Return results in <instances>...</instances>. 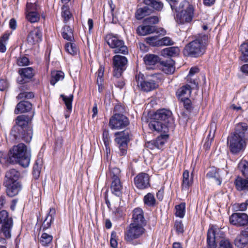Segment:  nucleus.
I'll return each mask as SVG.
<instances>
[{"label":"nucleus","instance_id":"1","mask_svg":"<svg viewBox=\"0 0 248 248\" xmlns=\"http://www.w3.org/2000/svg\"><path fill=\"white\" fill-rule=\"evenodd\" d=\"M32 117L27 115L18 116L15 119V124L13 126L10 136L13 141H18L22 139L26 142H29L32 136V130L29 126Z\"/></svg>","mask_w":248,"mask_h":248},{"label":"nucleus","instance_id":"2","mask_svg":"<svg viewBox=\"0 0 248 248\" xmlns=\"http://www.w3.org/2000/svg\"><path fill=\"white\" fill-rule=\"evenodd\" d=\"M194 39L187 44L183 50L186 57L198 58L203 55L208 45V36L205 34H198L193 36Z\"/></svg>","mask_w":248,"mask_h":248},{"label":"nucleus","instance_id":"3","mask_svg":"<svg viewBox=\"0 0 248 248\" xmlns=\"http://www.w3.org/2000/svg\"><path fill=\"white\" fill-rule=\"evenodd\" d=\"M173 122L171 112L168 109H162L155 113L148 126L153 131L166 133L168 130L169 124Z\"/></svg>","mask_w":248,"mask_h":248},{"label":"nucleus","instance_id":"4","mask_svg":"<svg viewBox=\"0 0 248 248\" xmlns=\"http://www.w3.org/2000/svg\"><path fill=\"white\" fill-rule=\"evenodd\" d=\"M8 155L9 160L12 163H18L24 168L27 167L30 164L31 154L23 143L13 146Z\"/></svg>","mask_w":248,"mask_h":248},{"label":"nucleus","instance_id":"5","mask_svg":"<svg viewBox=\"0 0 248 248\" xmlns=\"http://www.w3.org/2000/svg\"><path fill=\"white\" fill-rule=\"evenodd\" d=\"M155 78L156 77L153 75L150 78L145 79L144 75L139 73L135 76V81L141 90L148 92L158 87V84L155 80Z\"/></svg>","mask_w":248,"mask_h":248},{"label":"nucleus","instance_id":"6","mask_svg":"<svg viewBox=\"0 0 248 248\" xmlns=\"http://www.w3.org/2000/svg\"><path fill=\"white\" fill-rule=\"evenodd\" d=\"M143 2L145 6L138 7L135 16H149L155 11L161 10L163 7V4L156 0H143Z\"/></svg>","mask_w":248,"mask_h":248},{"label":"nucleus","instance_id":"7","mask_svg":"<svg viewBox=\"0 0 248 248\" xmlns=\"http://www.w3.org/2000/svg\"><path fill=\"white\" fill-rule=\"evenodd\" d=\"M105 39L109 47L113 49L114 53L128 54V48L124 41L120 39L117 36L112 33L108 34L106 35Z\"/></svg>","mask_w":248,"mask_h":248},{"label":"nucleus","instance_id":"8","mask_svg":"<svg viewBox=\"0 0 248 248\" xmlns=\"http://www.w3.org/2000/svg\"><path fill=\"white\" fill-rule=\"evenodd\" d=\"M13 225V220L6 210L0 211V234H3L6 238L11 236V230Z\"/></svg>","mask_w":248,"mask_h":248},{"label":"nucleus","instance_id":"9","mask_svg":"<svg viewBox=\"0 0 248 248\" xmlns=\"http://www.w3.org/2000/svg\"><path fill=\"white\" fill-rule=\"evenodd\" d=\"M247 141L241 137L234 133H232L228 138V145L230 152L236 155L244 151Z\"/></svg>","mask_w":248,"mask_h":248},{"label":"nucleus","instance_id":"10","mask_svg":"<svg viewBox=\"0 0 248 248\" xmlns=\"http://www.w3.org/2000/svg\"><path fill=\"white\" fill-rule=\"evenodd\" d=\"M145 232L144 226L131 223L124 232V239L127 242L132 243L134 240L140 238Z\"/></svg>","mask_w":248,"mask_h":248},{"label":"nucleus","instance_id":"11","mask_svg":"<svg viewBox=\"0 0 248 248\" xmlns=\"http://www.w3.org/2000/svg\"><path fill=\"white\" fill-rule=\"evenodd\" d=\"M115 136V141L118 144L120 151V155H125L127 153V143L130 140V130L125 129L123 131L116 132Z\"/></svg>","mask_w":248,"mask_h":248},{"label":"nucleus","instance_id":"12","mask_svg":"<svg viewBox=\"0 0 248 248\" xmlns=\"http://www.w3.org/2000/svg\"><path fill=\"white\" fill-rule=\"evenodd\" d=\"M121 170L117 168H113L110 171V176L112 180L110 189L113 194L117 196L122 194V185L120 176Z\"/></svg>","mask_w":248,"mask_h":248},{"label":"nucleus","instance_id":"13","mask_svg":"<svg viewBox=\"0 0 248 248\" xmlns=\"http://www.w3.org/2000/svg\"><path fill=\"white\" fill-rule=\"evenodd\" d=\"M127 63V60L125 57L120 55H116L113 57V76L114 77L118 78L121 76L123 71L125 69Z\"/></svg>","mask_w":248,"mask_h":248},{"label":"nucleus","instance_id":"14","mask_svg":"<svg viewBox=\"0 0 248 248\" xmlns=\"http://www.w3.org/2000/svg\"><path fill=\"white\" fill-rule=\"evenodd\" d=\"M128 118L123 114L116 113L110 118L109 125L112 129L123 128L129 124Z\"/></svg>","mask_w":248,"mask_h":248},{"label":"nucleus","instance_id":"15","mask_svg":"<svg viewBox=\"0 0 248 248\" xmlns=\"http://www.w3.org/2000/svg\"><path fill=\"white\" fill-rule=\"evenodd\" d=\"M229 221L233 225L243 227L248 224V215L244 213H234L230 217Z\"/></svg>","mask_w":248,"mask_h":248},{"label":"nucleus","instance_id":"16","mask_svg":"<svg viewBox=\"0 0 248 248\" xmlns=\"http://www.w3.org/2000/svg\"><path fill=\"white\" fill-rule=\"evenodd\" d=\"M137 33L140 35H146L148 34L156 33L165 35L166 31L162 28H159L154 25H144L139 26L137 30Z\"/></svg>","mask_w":248,"mask_h":248},{"label":"nucleus","instance_id":"17","mask_svg":"<svg viewBox=\"0 0 248 248\" xmlns=\"http://www.w3.org/2000/svg\"><path fill=\"white\" fill-rule=\"evenodd\" d=\"M134 183L139 189L146 188L150 186L149 176L146 173H140L135 177Z\"/></svg>","mask_w":248,"mask_h":248},{"label":"nucleus","instance_id":"18","mask_svg":"<svg viewBox=\"0 0 248 248\" xmlns=\"http://www.w3.org/2000/svg\"><path fill=\"white\" fill-rule=\"evenodd\" d=\"M41 11V7L37 1L33 2L31 0H27L26 7V16H40L42 14Z\"/></svg>","mask_w":248,"mask_h":248},{"label":"nucleus","instance_id":"19","mask_svg":"<svg viewBox=\"0 0 248 248\" xmlns=\"http://www.w3.org/2000/svg\"><path fill=\"white\" fill-rule=\"evenodd\" d=\"M133 222L132 223L144 226L146 222L142 210L140 208L135 209L133 212Z\"/></svg>","mask_w":248,"mask_h":248},{"label":"nucleus","instance_id":"20","mask_svg":"<svg viewBox=\"0 0 248 248\" xmlns=\"http://www.w3.org/2000/svg\"><path fill=\"white\" fill-rule=\"evenodd\" d=\"M21 176L20 172L15 169H11L7 170L5 174L4 183L8 185L17 182Z\"/></svg>","mask_w":248,"mask_h":248},{"label":"nucleus","instance_id":"21","mask_svg":"<svg viewBox=\"0 0 248 248\" xmlns=\"http://www.w3.org/2000/svg\"><path fill=\"white\" fill-rule=\"evenodd\" d=\"M174 61L170 58L161 61L159 68L166 74H172L175 71Z\"/></svg>","mask_w":248,"mask_h":248},{"label":"nucleus","instance_id":"22","mask_svg":"<svg viewBox=\"0 0 248 248\" xmlns=\"http://www.w3.org/2000/svg\"><path fill=\"white\" fill-rule=\"evenodd\" d=\"M220 231L212 227L209 229L207 232V242L208 248H217L216 241L217 240V233Z\"/></svg>","mask_w":248,"mask_h":248},{"label":"nucleus","instance_id":"23","mask_svg":"<svg viewBox=\"0 0 248 248\" xmlns=\"http://www.w3.org/2000/svg\"><path fill=\"white\" fill-rule=\"evenodd\" d=\"M240 136L246 141L248 140V125L245 123H239L235 127V130L233 132Z\"/></svg>","mask_w":248,"mask_h":248},{"label":"nucleus","instance_id":"24","mask_svg":"<svg viewBox=\"0 0 248 248\" xmlns=\"http://www.w3.org/2000/svg\"><path fill=\"white\" fill-rule=\"evenodd\" d=\"M145 64L148 69H154L156 64L160 62V59L155 54H147L143 58Z\"/></svg>","mask_w":248,"mask_h":248},{"label":"nucleus","instance_id":"25","mask_svg":"<svg viewBox=\"0 0 248 248\" xmlns=\"http://www.w3.org/2000/svg\"><path fill=\"white\" fill-rule=\"evenodd\" d=\"M42 32L41 31L36 28L30 31L27 38V41L29 44L34 45L42 40Z\"/></svg>","mask_w":248,"mask_h":248},{"label":"nucleus","instance_id":"26","mask_svg":"<svg viewBox=\"0 0 248 248\" xmlns=\"http://www.w3.org/2000/svg\"><path fill=\"white\" fill-rule=\"evenodd\" d=\"M32 104L28 101H22L19 102L15 109L14 112L16 114L19 113H25L30 111L32 108Z\"/></svg>","mask_w":248,"mask_h":248},{"label":"nucleus","instance_id":"27","mask_svg":"<svg viewBox=\"0 0 248 248\" xmlns=\"http://www.w3.org/2000/svg\"><path fill=\"white\" fill-rule=\"evenodd\" d=\"M6 188L7 194L8 196L13 197L16 195L21 189V185L19 183H14L13 184H7L4 183Z\"/></svg>","mask_w":248,"mask_h":248},{"label":"nucleus","instance_id":"28","mask_svg":"<svg viewBox=\"0 0 248 248\" xmlns=\"http://www.w3.org/2000/svg\"><path fill=\"white\" fill-rule=\"evenodd\" d=\"M234 185L236 189L238 191H248V178H243L237 176L234 181Z\"/></svg>","mask_w":248,"mask_h":248},{"label":"nucleus","instance_id":"29","mask_svg":"<svg viewBox=\"0 0 248 248\" xmlns=\"http://www.w3.org/2000/svg\"><path fill=\"white\" fill-rule=\"evenodd\" d=\"M193 176L192 174L190 178H189V171L187 170H185L183 174V183H182V189L186 191L188 190L189 187L191 186L193 184Z\"/></svg>","mask_w":248,"mask_h":248},{"label":"nucleus","instance_id":"30","mask_svg":"<svg viewBox=\"0 0 248 248\" xmlns=\"http://www.w3.org/2000/svg\"><path fill=\"white\" fill-rule=\"evenodd\" d=\"M182 9L181 16H192L194 14V7L187 1H183L180 4Z\"/></svg>","mask_w":248,"mask_h":248},{"label":"nucleus","instance_id":"31","mask_svg":"<svg viewBox=\"0 0 248 248\" xmlns=\"http://www.w3.org/2000/svg\"><path fill=\"white\" fill-rule=\"evenodd\" d=\"M180 49L178 47H170L163 49L161 55L163 57H175L179 55Z\"/></svg>","mask_w":248,"mask_h":248},{"label":"nucleus","instance_id":"32","mask_svg":"<svg viewBox=\"0 0 248 248\" xmlns=\"http://www.w3.org/2000/svg\"><path fill=\"white\" fill-rule=\"evenodd\" d=\"M55 213L56 211L54 208H50L49 212L44 221L41 227L43 228V230L47 229L50 226L51 223L54 219V216L55 215Z\"/></svg>","mask_w":248,"mask_h":248},{"label":"nucleus","instance_id":"33","mask_svg":"<svg viewBox=\"0 0 248 248\" xmlns=\"http://www.w3.org/2000/svg\"><path fill=\"white\" fill-rule=\"evenodd\" d=\"M206 177L209 179H215L217 184L218 185H221V180L218 174V170L216 168L214 167L210 168L208 172L206 174Z\"/></svg>","mask_w":248,"mask_h":248},{"label":"nucleus","instance_id":"34","mask_svg":"<svg viewBox=\"0 0 248 248\" xmlns=\"http://www.w3.org/2000/svg\"><path fill=\"white\" fill-rule=\"evenodd\" d=\"M191 87L189 85H186L179 88L176 92V95L178 99H181V98H182L184 97H188L191 93Z\"/></svg>","mask_w":248,"mask_h":248},{"label":"nucleus","instance_id":"35","mask_svg":"<svg viewBox=\"0 0 248 248\" xmlns=\"http://www.w3.org/2000/svg\"><path fill=\"white\" fill-rule=\"evenodd\" d=\"M43 165V159L42 158H38L35 162L33 167V175L35 179H37L40 174L42 166Z\"/></svg>","mask_w":248,"mask_h":248},{"label":"nucleus","instance_id":"36","mask_svg":"<svg viewBox=\"0 0 248 248\" xmlns=\"http://www.w3.org/2000/svg\"><path fill=\"white\" fill-rule=\"evenodd\" d=\"M62 37L68 41L72 42L74 39L73 31L71 28L68 26H65L62 33Z\"/></svg>","mask_w":248,"mask_h":248},{"label":"nucleus","instance_id":"37","mask_svg":"<svg viewBox=\"0 0 248 248\" xmlns=\"http://www.w3.org/2000/svg\"><path fill=\"white\" fill-rule=\"evenodd\" d=\"M18 73L23 78L31 79L33 76V69L31 67H26L19 69Z\"/></svg>","mask_w":248,"mask_h":248},{"label":"nucleus","instance_id":"38","mask_svg":"<svg viewBox=\"0 0 248 248\" xmlns=\"http://www.w3.org/2000/svg\"><path fill=\"white\" fill-rule=\"evenodd\" d=\"M235 245L239 248H244L248 244V238L240 234L234 241Z\"/></svg>","mask_w":248,"mask_h":248},{"label":"nucleus","instance_id":"39","mask_svg":"<svg viewBox=\"0 0 248 248\" xmlns=\"http://www.w3.org/2000/svg\"><path fill=\"white\" fill-rule=\"evenodd\" d=\"M64 73L61 71H54L51 73V79L50 84L54 85L57 82L62 80L64 78Z\"/></svg>","mask_w":248,"mask_h":248},{"label":"nucleus","instance_id":"40","mask_svg":"<svg viewBox=\"0 0 248 248\" xmlns=\"http://www.w3.org/2000/svg\"><path fill=\"white\" fill-rule=\"evenodd\" d=\"M53 237L47 233L44 232L40 238V243L43 246H48L52 242Z\"/></svg>","mask_w":248,"mask_h":248},{"label":"nucleus","instance_id":"41","mask_svg":"<svg viewBox=\"0 0 248 248\" xmlns=\"http://www.w3.org/2000/svg\"><path fill=\"white\" fill-rule=\"evenodd\" d=\"M183 103L184 108L188 113H190L193 109L191 100L187 97L181 98L179 99Z\"/></svg>","mask_w":248,"mask_h":248},{"label":"nucleus","instance_id":"42","mask_svg":"<svg viewBox=\"0 0 248 248\" xmlns=\"http://www.w3.org/2000/svg\"><path fill=\"white\" fill-rule=\"evenodd\" d=\"M61 98H62L64 101V103L66 107V108L68 111H71L72 110V103L73 99V95L70 94L69 96H67L64 95L63 94H61L60 95Z\"/></svg>","mask_w":248,"mask_h":248},{"label":"nucleus","instance_id":"43","mask_svg":"<svg viewBox=\"0 0 248 248\" xmlns=\"http://www.w3.org/2000/svg\"><path fill=\"white\" fill-rule=\"evenodd\" d=\"M168 135L161 134L158 136L155 140L156 146V148L161 149L165 144L168 138Z\"/></svg>","mask_w":248,"mask_h":248},{"label":"nucleus","instance_id":"44","mask_svg":"<svg viewBox=\"0 0 248 248\" xmlns=\"http://www.w3.org/2000/svg\"><path fill=\"white\" fill-rule=\"evenodd\" d=\"M144 203L149 206H154L155 205V199L153 195L151 193H148L144 197Z\"/></svg>","mask_w":248,"mask_h":248},{"label":"nucleus","instance_id":"45","mask_svg":"<svg viewBox=\"0 0 248 248\" xmlns=\"http://www.w3.org/2000/svg\"><path fill=\"white\" fill-rule=\"evenodd\" d=\"M238 168L241 170L242 174L248 177V162L243 160L238 164Z\"/></svg>","mask_w":248,"mask_h":248},{"label":"nucleus","instance_id":"46","mask_svg":"<svg viewBox=\"0 0 248 248\" xmlns=\"http://www.w3.org/2000/svg\"><path fill=\"white\" fill-rule=\"evenodd\" d=\"M185 206L186 205L185 203H181L176 206L175 215L177 217H179L180 218L184 217L185 212Z\"/></svg>","mask_w":248,"mask_h":248},{"label":"nucleus","instance_id":"47","mask_svg":"<svg viewBox=\"0 0 248 248\" xmlns=\"http://www.w3.org/2000/svg\"><path fill=\"white\" fill-rule=\"evenodd\" d=\"M65 47L66 51L71 55H73L77 53L78 48L74 43H67L66 44Z\"/></svg>","mask_w":248,"mask_h":248},{"label":"nucleus","instance_id":"48","mask_svg":"<svg viewBox=\"0 0 248 248\" xmlns=\"http://www.w3.org/2000/svg\"><path fill=\"white\" fill-rule=\"evenodd\" d=\"M175 20L178 24L183 25L190 22L192 16H175Z\"/></svg>","mask_w":248,"mask_h":248},{"label":"nucleus","instance_id":"49","mask_svg":"<svg viewBox=\"0 0 248 248\" xmlns=\"http://www.w3.org/2000/svg\"><path fill=\"white\" fill-rule=\"evenodd\" d=\"M240 49L243 55L242 60L248 61V42L242 44Z\"/></svg>","mask_w":248,"mask_h":248},{"label":"nucleus","instance_id":"50","mask_svg":"<svg viewBox=\"0 0 248 248\" xmlns=\"http://www.w3.org/2000/svg\"><path fill=\"white\" fill-rule=\"evenodd\" d=\"M104 72V67L102 66H100L97 71V83L99 87L102 85L103 82V76Z\"/></svg>","mask_w":248,"mask_h":248},{"label":"nucleus","instance_id":"51","mask_svg":"<svg viewBox=\"0 0 248 248\" xmlns=\"http://www.w3.org/2000/svg\"><path fill=\"white\" fill-rule=\"evenodd\" d=\"M158 16H149L144 19L143 23L144 25H153L158 23Z\"/></svg>","mask_w":248,"mask_h":248},{"label":"nucleus","instance_id":"52","mask_svg":"<svg viewBox=\"0 0 248 248\" xmlns=\"http://www.w3.org/2000/svg\"><path fill=\"white\" fill-rule=\"evenodd\" d=\"M8 38L9 34H4L0 38V52H4L6 51L5 44Z\"/></svg>","mask_w":248,"mask_h":248},{"label":"nucleus","instance_id":"53","mask_svg":"<svg viewBox=\"0 0 248 248\" xmlns=\"http://www.w3.org/2000/svg\"><path fill=\"white\" fill-rule=\"evenodd\" d=\"M173 41L169 37H165L159 39L158 46H169L173 45Z\"/></svg>","mask_w":248,"mask_h":248},{"label":"nucleus","instance_id":"54","mask_svg":"<svg viewBox=\"0 0 248 248\" xmlns=\"http://www.w3.org/2000/svg\"><path fill=\"white\" fill-rule=\"evenodd\" d=\"M232 245L227 239H221L218 244V248H232Z\"/></svg>","mask_w":248,"mask_h":248},{"label":"nucleus","instance_id":"55","mask_svg":"<svg viewBox=\"0 0 248 248\" xmlns=\"http://www.w3.org/2000/svg\"><path fill=\"white\" fill-rule=\"evenodd\" d=\"M159 40V39L157 36L149 37L146 39L147 43L153 46H158V42Z\"/></svg>","mask_w":248,"mask_h":248},{"label":"nucleus","instance_id":"56","mask_svg":"<svg viewBox=\"0 0 248 248\" xmlns=\"http://www.w3.org/2000/svg\"><path fill=\"white\" fill-rule=\"evenodd\" d=\"M29 62V59L25 56L20 57L16 61L17 64L20 66L28 65Z\"/></svg>","mask_w":248,"mask_h":248},{"label":"nucleus","instance_id":"57","mask_svg":"<svg viewBox=\"0 0 248 248\" xmlns=\"http://www.w3.org/2000/svg\"><path fill=\"white\" fill-rule=\"evenodd\" d=\"M174 228L178 234L183 233L184 232V226L182 221H176L174 223Z\"/></svg>","mask_w":248,"mask_h":248},{"label":"nucleus","instance_id":"58","mask_svg":"<svg viewBox=\"0 0 248 248\" xmlns=\"http://www.w3.org/2000/svg\"><path fill=\"white\" fill-rule=\"evenodd\" d=\"M236 208L238 211H245L248 208V199L244 202L235 204Z\"/></svg>","mask_w":248,"mask_h":248},{"label":"nucleus","instance_id":"59","mask_svg":"<svg viewBox=\"0 0 248 248\" xmlns=\"http://www.w3.org/2000/svg\"><path fill=\"white\" fill-rule=\"evenodd\" d=\"M117 234L115 232H112L111 233V238L110 240V244L111 247L113 248H116L117 247V241L116 240Z\"/></svg>","mask_w":248,"mask_h":248},{"label":"nucleus","instance_id":"60","mask_svg":"<svg viewBox=\"0 0 248 248\" xmlns=\"http://www.w3.org/2000/svg\"><path fill=\"white\" fill-rule=\"evenodd\" d=\"M62 16H72L73 13L71 11L69 7L64 5L62 7Z\"/></svg>","mask_w":248,"mask_h":248},{"label":"nucleus","instance_id":"61","mask_svg":"<svg viewBox=\"0 0 248 248\" xmlns=\"http://www.w3.org/2000/svg\"><path fill=\"white\" fill-rule=\"evenodd\" d=\"M124 111V108L120 104L116 105L114 108V114H123Z\"/></svg>","mask_w":248,"mask_h":248},{"label":"nucleus","instance_id":"62","mask_svg":"<svg viewBox=\"0 0 248 248\" xmlns=\"http://www.w3.org/2000/svg\"><path fill=\"white\" fill-rule=\"evenodd\" d=\"M187 81H188L189 83L191 84V85H190L192 88H196L198 89V80L193 79L191 77H187Z\"/></svg>","mask_w":248,"mask_h":248},{"label":"nucleus","instance_id":"63","mask_svg":"<svg viewBox=\"0 0 248 248\" xmlns=\"http://www.w3.org/2000/svg\"><path fill=\"white\" fill-rule=\"evenodd\" d=\"M8 84L6 80L4 79L0 80V91H3L7 88Z\"/></svg>","mask_w":248,"mask_h":248},{"label":"nucleus","instance_id":"64","mask_svg":"<svg viewBox=\"0 0 248 248\" xmlns=\"http://www.w3.org/2000/svg\"><path fill=\"white\" fill-rule=\"evenodd\" d=\"M145 146L152 150L156 148V146L155 140L146 142L145 143Z\"/></svg>","mask_w":248,"mask_h":248}]
</instances>
